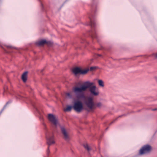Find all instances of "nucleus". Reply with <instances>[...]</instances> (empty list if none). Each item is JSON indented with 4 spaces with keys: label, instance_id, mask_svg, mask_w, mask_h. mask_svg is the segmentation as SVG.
<instances>
[{
    "label": "nucleus",
    "instance_id": "obj_1",
    "mask_svg": "<svg viewBox=\"0 0 157 157\" xmlns=\"http://www.w3.org/2000/svg\"><path fill=\"white\" fill-rule=\"evenodd\" d=\"M94 84L93 82H90L89 81L85 82L84 85H82L80 87L76 86L73 88V90L74 93L77 96V98H79V94L83 93L86 91L87 89L90 87Z\"/></svg>",
    "mask_w": 157,
    "mask_h": 157
},
{
    "label": "nucleus",
    "instance_id": "obj_2",
    "mask_svg": "<svg viewBox=\"0 0 157 157\" xmlns=\"http://www.w3.org/2000/svg\"><path fill=\"white\" fill-rule=\"evenodd\" d=\"M73 108L74 110L78 113L81 112L83 109L82 102L80 101H77L74 102Z\"/></svg>",
    "mask_w": 157,
    "mask_h": 157
},
{
    "label": "nucleus",
    "instance_id": "obj_3",
    "mask_svg": "<svg viewBox=\"0 0 157 157\" xmlns=\"http://www.w3.org/2000/svg\"><path fill=\"white\" fill-rule=\"evenodd\" d=\"M151 146L148 144L144 145L140 149L139 154L140 155H142L150 152L151 150Z\"/></svg>",
    "mask_w": 157,
    "mask_h": 157
},
{
    "label": "nucleus",
    "instance_id": "obj_4",
    "mask_svg": "<svg viewBox=\"0 0 157 157\" xmlns=\"http://www.w3.org/2000/svg\"><path fill=\"white\" fill-rule=\"evenodd\" d=\"M89 69L82 70L80 68L76 67L72 70V72L76 75L78 74L85 75L89 71Z\"/></svg>",
    "mask_w": 157,
    "mask_h": 157
},
{
    "label": "nucleus",
    "instance_id": "obj_5",
    "mask_svg": "<svg viewBox=\"0 0 157 157\" xmlns=\"http://www.w3.org/2000/svg\"><path fill=\"white\" fill-rule=\"evenodd\" d=\"M48 118L49 120L55 125H56L58 123V120L54 115L52 114H48Z\"/></svg>",
    "mask_w": 157,
    "mask_h": 157
},
{
    "label": "nucleus",
    "instance_id": "obj_6",
    "mask_svg": "<svg viewBox=\"0 0 157 157\" xmlns=\"http://www.w3.org/2000/svg\"><path fill=\"white\" fill-rule=\"evenodd\" d=\"M86 105L90 109H92L94 105L93 98L91 97H89L86 102Z\"/></svg>",
    "mask_w": 157,
    "mask_h": 157
},
{
    "label": "nucleus",
    "instance_id": "obj_7",
    "mask_svg": "<svg viewBox=\"0 0 157 157\" xmlns=\"http://www.w3.org/2000/svg\"><path fill=\"white\" fill-rule=\"evenodd\" d=\"M61 131L63 135L64 139L66 141H69L70 140V137L66 129L62 127L61 128Z\"/></svg>",
    "mask_w": 157,
    "mask_h": 157
},
{
    "label": "nucleus",
    "instance_id": "obj_8",
    "mask_svg": "<svg viewBox=\"0 0 157 157\" xmlns=\"http://www.w3.org/2000/svg\"><path fill=\"white\" fill-rule=\"evenodd\" d=\"M90 91L92 94L94 96H97L99 94L98 90L95 86H93L90 87Z\"/></svg>",
    "mask_w": 157,
    "mask_h": 157
},
{
    "label": "nucleus",
    "instance_id": "obj_9",
    "mask_svg": "<svg viewBox=\"0 0 157 157\" xmlns=\"http://www.w3.org/2000/svg\"><path fill=\"white\" fill-rule=\"evenodd\" d=\"M55 142L54 140L53 136H52L49 138L47 139V143L49 146L51 145L52 144H55Z\"/></svg>",
    "mask_w": 157,
    "mask_h": 157
},
{
    "label": "nucleus",
    "instance_id": "obj_10",
    "mask_svg": "<svg viewBox=\"0 0 157 157\" xmlns=\"http://www.w3.org/2000/svg\"><path fill=\"white\" fill-rule=\"evenodd\" d=\"M28 72L25 71L22 75L21 78L24 82H25L27 80Z\"/></svg>",
    "mask_w": 157,
    "mask_h": 157
},
{
    "label": "nucleus",
    "instance_id": "obj_11",
    "mask_svg": "<svg viewBox=\"0 0 157 157\" xmlns=\"http://www.w3.org/2000/svg\"><path fill=\"white\" fill-rule=\"evenodd\" d=\"M45 43L48 44V42H47L46 40H43L36 42V44L38 45L41 46L43 45Z\"/></svg>",
    "mask_w": 157,
    "mask_h": 157
},
{
    "label": "nucleus",
    "instance_id": "obj_12",
    "mask_svg": "<svg viewBox=\"0 0 157 157\" xmlns=\"http://www.w3.org/2000/svg\"><path fill=\"white\" fill-rule=\"evenodd\" d=\"M72 108H73V106L68 105L67 107L64 109V111H70Z\"/></svg>",
    "mask_w": 157,
    "mask_h": 157
},
{
    "label": "nucleus",
    "instance_id": "obj_13",
    "mask_svg": "<svg viewBox=\"0 0 157 157\" xmlns=\"http://www.w3.org/2000/svg\"><path fill=\"white\" fill-rule=\"evenodd\" d=\"M98 83L99 85L103 87L104 85L103 81L101 80H98Z\"/></svg>",
    "mask_w": 157,
    "mask_h": 157
},
{
    "label": "nucleus",
    "instance_id": "obj_14",
    "mask_svg": "<svg viewBox=\"0 0 157 157\" xmlns=\"http://www.w3.org/2000/svg\"><path fill=\"white\" fill-rule=\"evenodd\" d=\"M84 147L88 151H89L90 150V147L87 144H84Z\"/></svg>",
    "mask_w": 157,
    "mask_h": 157
},
{
    "label": "nucleus",
    "instance_id": "obj_15",
    "mask_svg": "<svg viewBox=\"0 0 157 157\" xmlns=\"http://www.w3.org/2000/svg\"><path fill=\"white\" fill-rule=\"evenodd\" d=\"M97 106L99 107H101L102 106V104L101 102H99L97 104Z\"/></svg>",
    "mask_w": 157,
    "mask_h": 157
},
{
    "label": "nucleus",
    "instance_id": "obj_16",
    "mask_svg": "<svg viewBox=\"0 0 157 157\" xmlns=\"http://www.w3.org/2000/svg\"><path fill=\"white\" fill-rule=\"evenodd\" d=\"M97 68V67H91L90 68V71H92L96 69Z\"/></svg>",
    "mask_w": 157,
    "mask_h": 157
},
{
    "label": "nucleus",
    "instance_id": "obj_17",
    "mask_svg": "<svg viewBox=\"0 0 157 157\" xmlns=\"http://www.w3.org/2000/svg\"><path fill=\"white\" fill-rule=\"evenodd\" d=\"M152 56H154L155 59H157V53L152 54Z\"/></svg>",
    "mask_w": 157,
    "mask_h": 157
},
{
    "label": "nucleus",
    "instance_id": "obj_18",
    "mask_svg": "<svg viewBox=\"0 0 157 157\" xmlns=\"http://www.w3.org/2000/svg\"><path fill=\"white\" fill-rule=\"evenodd\" d=\"M66 95L67 96L70 97V98L71 97V95L69 93H67L66 94Z\"/></svg>",
    "mask_w": 157,
    "mask_h": 157
},
{
    "label": "nucleus",
    "instance_id": "obj_19",
    "mask_svg": "<svg viewBox=\"0 0 157 157\" xmlns=\"http://www.w3.org/2000/svg\"><path fill=\"white\" fill-rule=\"evenodd\" d=\"M152 111H155V110H157V108H155V109H152Z\"/></svg>",
    "mask_w": 157,
    "mask_h": 157
},
{
    "label": "nucleus",
    "instance_id": "obj_20",
    "mask_svg": "<svg viewBox=\"0 0 157 157\" xmlns=\"http://www.w3.org/2000/svg\"><path fill=\"white\" fill-rule=\"evenodd\" d=\"M47 152H48V153L49 152V151H49V147H48V149H47Z\"/></svg>",
    "mask_w": 157,
    "mask_h": 157
},
{
    "label": "nucleus",
    "instance_id": "obj_21",
    "mask_svg": "<svg viewBox=\"0 0 157 157\" xmlns=\"http://www.w3.org/2000/svg\"><path fill=\"white\" fill-rule=\"evenodd\" d=\"M98 55L99 56H102L100 54H98Z\"/></svg>",
    "mask_w": 157,
    "mask_h": 157
}]
</instances>
